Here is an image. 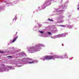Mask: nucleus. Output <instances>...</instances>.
<instances>
[{
    "mask_svg": "<svg viewBox=\"0 0 79 79\" xmlns=\"http://www.w3.org/2000/svg\"><path fill=\"white\" fill-rule=\"evenodd\" d=\"M55 57V56H47L45 57L44 59L43 60H45V59L47 60H52V59H53Z\"/></svg>",
    "mask_w": 79,
    "mask_h": 79,
    "instance_id": "obj_1",
    "label": "nucleus"
},
{
    "mask_svg": "<svg viewBox=\"0 0 79 79\" xmlns=\"http://www.w3.org/2000/svg\"><path fill=\"white\" fill-rule=\"evenodd\" d=\"M17 39H18V36H16V37H15V39L13 40L12 42L13 43L15 42V41H16V40Z\"/></svg>",
    "mask_w": 79,
    "mask_h": 79,
    "instance_id": "obj_2",
    "label": "nucleus"
},
{
    "mask_svg": "<svg viewBox=\"0 0 79 79\" xmlns=\"http://www.w3.org/2000/svg\"><path fill=\"white\" fill-rule=\"evenodd\" d=\"M64 56L65 58H68V55L66 54H64Z\"/></svg>",
    "mask_w": 79,
    "mask_h": 79,
    "instance_id": "obj_3",
    "label": "nucleus"
},
{
    "mask_svg": "<svg viewBox=\"0 0 79 79\" xmlns=\"http://www.w3.org/2000/svg\"><path fill=\"white\" fill-rule=\"evenodd\" d=\"M48 20L49 21H53V20L50 19H48Z\"/></svg>",
    "mask_w": 79,
    "mask_h": 79,
    "instance_id": "obj_4",
    "label": "nucleus"
},
{
    "mask_svg": "<svg viewBox=\"0 0 79 79\" xmlns=\"http://www.w3.org/2000/svg\"><path fill=\"white\" fill-rule=\"evenodd\" d=\"M34 63V62L33 61L29 62V64H32V63Z\"/></svg>",
    "mask_w": 79,
    "mask_h": 79,
    "instance_id": "obj_5",
    "label": "nucleus"
},
{
    "mask_svg": "<svg viewBox=\"0 0 79 79\" xmlns=\"http://www.w3.org/2000/svg\"><path fill=\"white\" fill-rule=\"evenodd\" d=\"M48 33L49 35H51V34H52V33H51V32H48Z\"/></svg>",
    "mask_w": 79,
    "mask_h": 79,
    "instance_id": "obj_6",
    "label": "nucleus"
},
{
    "mask_svg": "<svg viewBox=\"0 0 79 79\" xmlns=\"http://www.w3.org/2000/svg\"><path fill=\"white\" fill-rule=\"evenodd\" d=\"M7 58H12V56H8L7 57Z\"/></svg>",
    "mask_w": 79,
    "mask_h": 79,
    "instance_id": "obj_7",
    "label": "nucleus"
},
{
    "mask_svg": "<svg viewBox=\"0 0 79 79\" xmlns=\"http://www.w3.org/2000/svg\"><path fill=\"white\" fill-rule=\"evenodd\" d=\"M40 32L41 34H43V33H44V32L41 31H40Z\"/></svg>",
    "mask_w": 79,
    "mask_h": 79,
    "instance_id": "obj_8",
    "label": "nucleus"
},
{
    "mask_svg": "<svg viewBox=\"0 0 79 79\" xmlns=\"http://www.w3.org/2000/svg\"><path fill=\"white\" fill-rule=\"evenodd\" d=\"M29 61H33V60H32V59H30L29 60Z\"/></svg>",
    "mask_w": 79,
    "mask_h": 79,
    "instance_id": "obj_9",
    "label": "nucleus"
},
{
    "mask_svg": "<svg viewBox=\"0 0 79 79\" xmlns=\"http://www.w3.org/2000/svg\"><path fill=\"white\" fill-rule=\"evenodd\" d=\"M18 34V32H16L15 34L16 35H17V34Z\"/></svg>",
    "mask_w": 79,
    "mask_h": 79,
    "instance_id": "obj_10",
    "label": "nucleus"
},
{
    "mask_svg": "<svg viewBox=\"0 0 79 79\" xmlns=\"http://www.w3.org/2000/svg\"><path fill=\"white\" fill-rule=\"evenodd\" d=\"M77 10H79V7L77 8Z\"/></svg>",
    "mask_w": 79,
    "mask_h": 79,
    "instance_id": "obj_11",
    "label": "nucleus"
},
{
    "mask_svg": "<svg viewBox=\"0 0 79 79\" xmlns=\"http://www.w3.org/2000/svg\"><path fill=\"white\" fill-rule=\"evenodd\" d=\"M9 68L10 69H12L11 67H9Z\"/></svg>",
    "mask_w": 79,
    "mask_h": 79,
    "instance_id": "obj_12",
    "label": "nucleus"
},
{
    "mask_svg": "<svg viewBox=\"0 0 79 79\" xmlns=\"http://www.w3.org/2000/svg\"><path fill=\"white\" fill-rule=\"evenodd\" d=\"M62 26H63V27H64V25H62Z\"/></svg>",
    "mask_w": 79,
    "mask_h": 79,
    "instance_id": "obj_13",
    "label": "nucleus"
},
{
    "mask_svg": "<svg viewBox=\"0 0 79 79\" xmlns=\"http://www.w3.org/2000/svg\"><path fill=\"white\" fill-rule=\"evenodd\" d=\"M0 52L3 53V52Z\"/></svg>",
    "mask_w": 79,
    "mask_h": 79,
    "instance_id": "obj_14",
    "label": "nucleus"
},
{
    "mask_svg": "<svg viewBox=\"0 0 79 79\" xmlns=\"http://www.w3.org/2000/svg\"><path fill=\"white\" fill-rule=\"evenodd\" d=\"M35 51H36V50H35Z\"/></svg>",
    "mask_w": 79,
    "mask_h": 79,
    "instance_id": "obj_15",
    "label": "nucleus"
}]
</instances>
